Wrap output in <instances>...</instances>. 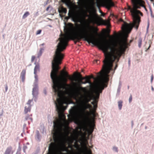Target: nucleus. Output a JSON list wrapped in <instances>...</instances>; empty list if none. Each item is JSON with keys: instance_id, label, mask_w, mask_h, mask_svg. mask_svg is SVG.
Wrapping results in <instances>:
<instances>
[{"instance_id": "obj_1", "label": "nucleus", "mask_w": 154, "mask_h": 154, "mask_svg": "<svg viewBox=\"0 0 154 154\" xmlns=\"http://www.w3.org/2000/svg\"><path fill=\"white\" fill-rule=\"evenodd\" d=\"M62 51H55L52 61V70L51 77L53 81L54 91L57 93L59 98L57 99L58 103H55L56 106L59 116V119L54 122V132L53 137L54 141H72L76 140L80 134L79 131H74L71 137L68 136L69 132L67 126L69 122L66 121L63 113L66 107H64V103H69V99L66 96L67 94L71 97L78 99L82 102H88L93 96V93L97 94L96 98L99 97V93L101 92L105 86L104 83L108 80V74L112 69V63L117 57H120L124 52L108 51L103 52L105 59L102 70L98 73L100 74L91 82L90 79L86 77H83L80 73L74 72L70 77L67 72L63 70L60 75H57L59 69V65L61 63L64 54Z\"/></svg>"}, {"instance_id": "obj_2", "label": "nucleus", "mask_w": 154, "mask_h": 154, "mask_svg": "<svg viewBox=\"0 0 154 154\" xmlns=\"http://www.w3.org/2000/svg\"><path fill=\"white\" fill-rule=\"evenodd\" d=\"M88 12L89 17L87 20L74 27L71 25L64 34H61L58 39L59 42L56 46L57 50H64L70 39L80 40L84 38L88 43L97 45L103 52H107L109 50L111 52H124L126 47L124 41L119 40V38L113 39L114 37H110L109 39L101 37L96 38L95 35L97 34L98 29L90 24L96 23L98 25L100 17L97 15L94 9L89 11Z\"/></svg>"}, {"instance_id": "obj_3", "label": "nucleus", "mask_w": 154, "mask_h": 154, "mask_svg": "<svg viewBox=\"0 0 154 154\" xmlns=\"http://www.w3.org/2000/svg\"><path fill=\"white\" fill-rule=\"evenodd\" d=\"M95 96L93 94L90 100H94L92 104L93 105L97 103L96 100L99 97L96 98L97 94ZM79 102L74 106L72 107L69 110V115L68 116L69 121L74 120L75 122L79 126V128L81 130L82 128L83 130L87 131L89 134L93 131L94 125L93 122L89 118V113L88 112H85V110L89 108L90 106L88 104L85 103L88 102H82L78 99Z\"/></svg>"}, {"instance_id": "obj_4", "label": "nucleus", "mask_w": 154, "mask_h": 154, "mask_svg": "<svg viewBox=\"0 0 154 154\" xmlns=\"http://www.w3.org/2000/svg\"><path fill=\"white\" fill-rule=\"evenodd\" d=\"M137 6L139 8L136 9V10L138 11L135 14L134 18L133 16L132 13L131 11V10L133 9V8L131 9L130 7L128 6V9L130 10V12L131 13V15L133 17V22L132 23H128L125 22H124V24L122 25V32L119 34V37H121V38H119V40H122L125 41V42L126 47L125 48V50L127 47V38L128 36V34L130 33L133 27H134L137 30L138 29L140 22V18L138 16L139 14H141L140 12L137 10V8H140V7L138 5L140 6L139 4H138Z\"/></svg>"}, {"instance_id": "obj_5", "label": "nucleus", "mask_w": 154, "mask_h": 154, "mask_svg": "<svg viewBox=\"0 0 154 154\" xmlns=\"http://www.w3.org/2000/svg\"><path fill=\"white\" fill-rule=\"evenodd\" d=\"M86 17H89V15H88L86 12L83 10L80 11L77 10L74 12L72 14V20L75 22L81 23V19H83L85 20Z\"/></svg>"}, {"instance_id": "obj_6", "label": "nucleus", "mask_w": 154, "mask_h": 154, "mask_svg": "<svg viewBox=\"0 0 154 154\" xmlns=\"http://www.w3.org/2000/svg\"><path fill=\"white\" fill-rule=\"evenodd\" d=\"M131 1L132 3H133V9L131 10V11L133 16L134 18L137 12H138V11L136 9V8H139L137 5L138 4H139L142 7H143L146 10V8L143 5V2L142 0H131Z\"/></svg>"}, {"instance_id": "obj_7", "label": "nucleus", "mask_w": 154, "mask_h": 154, "mask_svg": "<svg viewBox=\"0 0 154 154\" xmlns=\"http://www.w3.org/2000/svg\"><path fill=\"white\" fill-rule=\"evenodd\" d=\"M80 152L83 154H90L91 151L86 146V140L85 139L83 140L82 146L80 149Z\"/></svg>"}, {"instance_id": "obj_8", "label": "nucleus", "mask_w": 154, "mask_h": 154, "mask_svg": "<svg viewBox=\"0 0 154 154\" xmlns=\"http://www.w3.org/2000/svg\"><path fill=\"white\" fill-rule=\"evenodd\" d=\"M102 3L103 5L108 9H109L111 6L114 5L113 3L111 2V0H104L103 2Z\"/></svg>"}, {"instance_id": "obj_9", "label": "nucleus", "mask_w": 154, "mask_h": 154, "mask_svg": "<svg viewBox=\"0 0 154 154\" xmlns=\"http://www.w3.org/2000/svg\"><path fill=\"white\" fill-rule=\"evenodd\" d=\"M103 24L107 25L108 26H110L109 22V20H104L100 17L98 25Z\"/></svg>"}, {"instance_id": "obj_10", "label": "nucleus", "mask_w": 154, "mask_h": 154, "mask_svg": "<svg viewBox=\"0 0 154 154\" xmlns=\"http://www.w3.org/2000/svg\"><path fill=\"white\" fill-rule=\"evenodd\" d=\"M38 90V88L37 87H35L33 88L32 91V94L33 95H35V94H37Z\"/></svg>"}, {"instance_id": "obj_11", "label": "nucleus", "mask_w": 154, "mask_h": 154, "mask_svg": "<svg viewBox=\"0 0 154 154\" xmlns=\"http://www.w3.org/2000/svg\"><path fill=\"white\" fill-rule=\"evenodd\" d=\"M63 1L65 3L66 5L68 6H70L71 4L70 0H63Z\"/></svg>"}, {"instance_id": "obj_12", "label": "nucleus", "mask_w": 154, "mask_h": 154, "mask_svg": "<svg viewBox=\"0 0 154 154\" xmlns=\"http://www.w3.org/2000/svg\"><path fill=\"white\" fill-rule=\"evenodd\" d=\"M39 67L38 66H36L35 67L34 69V74L35 75H36V73Z\"/></svg>"}, {"instance_id": "obj_13", "label": "nucleus", "mask_w": 154, "mask_h": 154, "mask_svg": "<svg viewBox=\"0 0 154 154\" xmlns=\"http://www.w3.org/2000/svg\"><path fill=\"white\" fill-rule=\"evenodd\" d=\"M122 101H119L118 103V106L120 109H121L122 107Z\"/></svg>"}, {"instance_id": "obj_14", "label": "nucleus", "mask_w": 154, "mask_h": 154, "mask_svg": "<svg viewBox=\"0 0 154 154\" xmlns=\"http://www.w3.org/2000/svg\"><path fill=\"white\" fill-rule=\"evenodd\" d=\"M29 15V13L28 12H26L24 14L23 17V18H25L26 17H27Z\"/></svg>"}, {"instance_id": "obj_15", "label": "nucleus", "mask_w": 154, "mask_h": 154, "mask_svg": "<svg viewBox=\"0 0 154 154\" xmlns=\"http://www.w3.org/2000/svg\"><path fill=\"white\" fill-rule=\"evenodd\" d=\"M30 110V107H29V108H26V107H25V112H28Z\"/></svg>"}, {"instance_id": "obj_16", "label": "nucleus", "mask_w": 154, "mask_h": 154, "mask_svg": "<svg viewBox=\"0 0 154 154\" xmlns=\"http://www.w3.org/2000/svg\"><path fill=\"white\" fill-rule=\"evenodd\" d=\"M141 43H142V40H141V39H140L139 40V42L138 43V46L139 47H140L141 46Z\"/></svg>"}, {"instance_id": "obj_17", "label": "nucleus", "mask_w": 154, "mask_h": 154, "mask_svg": "<svg viewBox=\"0 0 154 154\" xmlns=\"http://www.w3.org/2000/svg\"><path fill=\"white\" fill-rule=\"evenodd\" d=\"M85 77H86L87 78H89V79H90L91 78H93L94 79V78L93 75H91L89 76H85Z\"/></svg>"}, {"instance_id": "obj_18", "label": "nucleus", "mask_w": 154, "mask_h": 154, "mask_svg": "<svg viewBox=\"0 0 154 154\" xmlns=\"http://www.w3.org/2000/svg\"><path fill=\"white\" fill-rule=\"evenodd\" d=\"M62 11L63 13H66V9L64 8H62Z\"/></svg>"}, {"instance_id": "obj_19", "label": "nucleus", "mask_w": 154, "mask_h": 154, "mask_svg": "<svg viewBox=\"0 0 154 154\" xmlns=\"http://www.w3.org/2000/svg\"><path fill=\"white\" fill-rule=\"evenodd\" d=\"M41 30H39L37 31L36 34V35L39 34L41 33Z\"/></svg>"}, {"instance_id": "obj_20", "label": "nucleus", "mask_w": 154, "mask_h": 154, "mask_svg": "<svg viewBox=\"0 0 154 154\" xmlns=\"http://www.w3.org/2000/svg\"><path fill=\"white\" fill-rule=\"evenodd\" d=\"M80 153L81 152H75L72 151V152L71 154H80Z\"/></svg>"}, {"instance_id": "obj_21", "label": "nucleus", "mask_w": 154, "mask_h": 154, "mask_svg": "<svg viewBox=\"0 0 154 154\" xmlns=\"http://www.w3.org/2000/svg\"><path fill=\"white\" fill-rule=\"evenodd\" d=\"M132 99V96H131V95L130 97L129 98V101L130 102L131 101Z\"/></svg>"}, {"instance_id": "obj_22", "label": "nucleus", "mask_w": 154, "mask_h": 154, "mask_svg": "<svg viewBox=\"0 0 154 154\" xmlns=\"http://www.w3.org/2000/svg\"><path fill=\"white\" fill-rule=\"evenodd\" d=\"M32 101V100H29L28 101V103H27V104H30V103H31V102Z\"/></svg>"}, {"instance_id": "obj_23", "label": "nucleus", "mask_w": 154, "mask_h": 154, "mask_svg": "<svg viewBox=\"0 0 154 154\" xmlns=\"http://www.w3.org/2000/svg\"><path fill=\"white\" fill-rule=\"evenodd\" d=\"M150 11H151V17H153V18H154V16H153V15H152V11L151 9H150Z\"/></svg>"}, {"instance_id": "obj_24", "label": "nucleus", "mask_w": 154, "mask_h": 154, "mask_svg": "<svg viewBox=\"0 0 154 154\" xmlns=\"http://www.w3.org/2000/svg\"><path fill=\"white\" fill-rule=\"evenodd\" d=\"M153 79V75H152L151 76V82H152V80Z\"/></svg>"}, {"instance_id": "obj_25", "label": "nucleus", "mask_w": 154, "mask_h": 154, "mask_svg": "<svg viewBox=\"0 0 154 154\" xmlns=\"http://www.w3.org/2000/svg\"><path fill=\"white\" fill-rule=\"evenodd\" d=\"M113 150L115 151H117V148L116 147H113Z\"/></svg>"}, {"instance_id": "obj_26", "label": "nucleus", "mask_w": 154, "mask_h": 154, "mask_svg": "<svg viewBox=\"0 0 154 154\" xmlns=\"http://www.w3.org/2000/svg\"><path fill=\"white\" fill-rule=\"evenodd\" d=\"M51 6H49L47 8H46V11H48V9H49L50 8H51Z\"/></svg>"}, {"instance_id": "obj_27", "label": "nucleus", "mask_w": 154, "mask_h": 154, "mask_svg": "<svg viewBox=\"0 0 154 154\" xmlns=\"http://www.w3.org/2000/svg\"><path fill=\"white\" fill-rule=\"evenodd\" d=\"M35 58V57H32V61L34 60V59Z\"/></svg>"}, {"instance_id": "obj_28", "label": "nucleus", "mask_w": 154, "mask_h": 154, "mask_svg": "<svg viewBox=\"0 0 154 154\" xmlns=\"http://www.w3.org/2000/svg\"><path fill=\"white\" fill-rule=\"evenodd\" d=\"M35 78L36 79V80H37L38 78L37 75H35Z\"/></svg>"}, {"instance_id": "obj_29", "label": "nucleus", "mask_w": 154, "mask_h": 154, "mask_svg": "<svg viewBox=\"0 0 154 154\" xmlns=\"http://www.w3.org/2000/svg\"><path fill=\"white\" fill-rule=\"evenodd\" d=\"M94 107V108H96L97 107V104H95L94 105H93Z\"/></svg>"}, {"instance_id": "obj_30", "label": "nucleus", "mask_w": 154, "mask_h": 154, "mask_svg": "<svg viewBox=\"0 0 154 154\" xmlns=\"http://www.w3.org/2000/svg\"><path fill=\"white\" fill-rule=\"evenodd\" d=\"M101 15L103 16L104 15V14L103 13V14H101Z\"/></svg>"}, {"instance_id": "obj_31", "label": "nucleus", "mask_w": 154, "mask_h": 154, "mask_svg": "<svg viewBox=\"0 0 154 154\" xmlns=\"http://www.w3.org/2000/svg\"><path fill=\"white\" fill-rule=\"evenodd\" d=\"M6 89V91H7V89H8V87H7V86H6V89Z\"/></svg>"}, {"instance_id": "obj_32", "label": "nucleus", "mask_w": 154, "mask_h": 154, "mask_svg": "<svg viewBox=\"0 0 154 154\" xmlns=\"http://www.w3.org/2000/svg\"><path fill=\"white\" fill-rule=\"evenodd\" d=\"M99 12H100V13L101 14H103V13L101 11H100Z\"/></svg>"}, {"instance_id": "obj_33", "label": "nucleus", "mask_w": 154, "mask_h": 154, "mask_svg": "<svg viewBox=\"0 0 154 154\" xmlns=\"http://www.w3.org/2000/svg\"><path fill=\"white\" fill-rule=\"evenodd\" d=\"M152 91H153V88L152 87Z\"/></svg>"}, {"instance_id": "obj_34", "label": "nucleus", "mask_w": 154, "mask_h": 154, "mask_svg": "<svg viewBox=\"0 0 154 154\" xmlns=\"http://www.w3.org/2000/svg\"><path fill=\"white\" fill-rule=\"evenodd\" d=\"M149 23H148V27H147V28H148V27H149Z\"/></svg>"}, {"instance_id": "obj_35", "label": "nucleus", "mask_w": 154, "mask_h": 154, "mask_svg": "<svg viewBox=\"0 0 154 154\" xmlns=\"http://www.w3.org/2000/svg\"><path fill=\"white\" fill-rule=\"evenodd\" d=\"M153 6H154V3H153Z\"/></svg>"}, {"instance_id": "obj_36", "label": "nucleus", "mask_w": 154, "mask_h": 154, "mask_svg": "<svg viewBox=\"0 0 154 154\" xmlns=\"http://www.w3.org/2000/svg\"><path fill=\"white\" fill-rule=\"evenodd\" d=\"M130 61H129V63H130Z\"/></svg>"}, {"instance_id": "obj_37", "label": "nucleus", "mask_w": 154, "mask_h": 154, "mask_svg": "<svg viewBox=\"0 0 154 154\" xmlns=\"http://www.w3.org/2000/svg\"><path fill=\"white\" fill-rule=\"evenodd\" d=\"M92 114L93 115H94V113H93V112H92Z\"/></svg>"}]
</instances>
